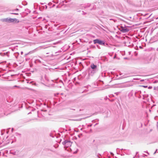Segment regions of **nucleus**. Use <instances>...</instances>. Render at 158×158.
<instances>
[{
	"label": "nucleus",
	"mask_w": 158,
	"mask_h": 158,
	"mask_svg": "<svg viewBox=\"0 0 158 158\" xmlns=\"http://www.w3.org/2000/svg\"><path fill=\"white\" fill-rule=\"evenodd\" d=\"M4 21L7 22H15V23H19V21L16 19H4Z\"/></svg>",
	"instance_id": "obj_1"
},
{
	"label": "nucleus",
	"mask_w": 158,
	"mask_h": 158,
	"mask_svg": "<svg viewBox=\"0 0 158 158\" xmlns=\"http://www.w3.org/2000/svg\"><path fill=\"white\" fill-rule=\"evenodd\" d=\"M94 44L98 43L100 44L104 45V43L102 41L98 39L95 40H94Z\"/></svg>",
	"instance_id": "obj_2"
},
{
	"label": "nucleus",
	"mask_w": 158,
	"mask_h": 158,
	"mask_svg": "<svg viewBox=\"0 0 158 158\" xmlns=\"http://www.w3.org/2000/svg\"><path fill=\"white\" fill-rule=\"evenodd\" d=\"M65 145L67 147H68L69 146H71L72 144V143L70 141H64Z\"/></svg>",
	"instance_id": "obj_3"
},
{
	"label": "nucleus",
	"mask_w": 158,
	"mask_h": 158,
	"mask_svg": "<svg viewBox=\"0 0 158 158\" xmlns=\"http://www.w3.org/2000/svg\"><path fill=\"white\" fill-rule=\"evenodd\" d=\"M121 31L123 32H126L129 31L128 29L126 27H121Z\"/></svg>",
	"instance_id": "obj_4"
},
{
	"label": "nucleus",
	"mask_w": 158,
	"mask_h": 158,
	"mask_svg": "<svg viewBox=\"0 0 158 158\" xmlns=\"http://www.w3.org/2000/svg\"><path fill=\"white\" fill-rule=\"evenodd\" d=\"M90 66L91 68L93 69H95L97 67V66L95 65L94 64H91Z\"/></svg>",
	"instance_id": "obj_5"
},
{
	"label": "nucleus",
	"mask_w": 158,
	"mask_h": 158,
	"mask_svg": "<svg viewBox=\"0 0 158 158\" xmlns=\"http://www.w3.org/2000/svg\"><path fill=\"white\" fill-rule=\"evenodd\" d=\"M142 87H143L144 88H146L148 87V86H147V85H142Z\"/></svg>",
	"instance_id": "obj_6"
},
{
	"label": "nucleus",
	"mask_w": 158,
	"mask_h": 158,
	"mask_svg": "<svg viewBox=\"0 0 158 158\" xmlns=\"http://www.w3.org/2000/svg\"><path fill=\"white\" fill-rule=\"evenodd\" d=\"M11 14H15V15H18V14L16 13H15V12L12 13Z\"/></svg>",
	"instance_id": "obj_7"
},
{
	"label": "nucleus",
	"mask_w": 158,
	"mask_h": 158,
	"mask_svg": "<svg viewBox=\"0 0 158 158\" xmlns=\"http://www.w3.org/2000/svg\"><path fill=\"white\" fill-rule=\"evenodd\" d=\"M94 140H94L93 142H94Z\"/></svg>",
	"instance_id": "obj_8"
},
{
	"label": "nucleus",
	"mask_w": 158,
	"mask_h": 158,
	"mask_svg": "<svg viewBox=\"0 0 158 158\" xmlns=\"http://www.w3.org/2000/svg\"><path fill=\"white\" fill-rule=\"evenodd\" d=\"M17 10H18V9H16Z\"/></svg>",
	"instance_id": "obj_9"
}]
</instances>
